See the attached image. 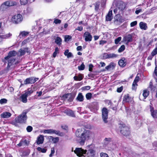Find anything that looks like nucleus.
<instances>
[{"instance_id":"5fc2aeb1","label":"nucleus","mask_w":157,"mask_h":157,"mask_svg":"<svg viewBox=\"0 0 157 157\" xmlns=\"http://www.w3.org/2000/svg\"><path fill=\"white\" fill-rule=\"evenodd\" d=\"M101 157H109L108 155L106 153L101 152L100 153Z\"/></svg>"},{"instance_id":"b1692460","label":"nucleus","mask_w":157,"mask_h":157,"mask_svg":"<svg viewBox=\"0 0 157 157\" xmlns=\"http://www.w3.org/2000/svg\"><path fill=\"white\" fill-rule=\"evenodd\" d=\"M69 51L68 49L66 50L64 53V55L65 56H67L68 58L71 57H73V56L72 53L71 52H69Z\"/></svg>"},{"instance_id":"4c0bfd02","label":"nucleus","mask_w":157,"mask_h":157,"mask_svg":"<svg viewBox=\"0 0 157 157\" xmlns=\"http://www.w3.org/2000/svg\"><path fill=\"white\" fill-rule=\"evenodd\" d=\"M130 100L128 94L125 95L123 99V101L125 102H129Z\"/></svg>"},{"instance_id":"774afa93","label":"nucleus","mask_w":157,"mask_h":157,"mask_svg":"<svg viewBox=\"0 0 157 157\" xmlns=\"http://www.w3.org/2000/svg\"><path fill=\"white\" fill-rule=\"evenodd\" d=\"M88 76L89 77H90L91 78H94L95 76V74L92 73H90L88 75Z\"/></svg>"},{"instance_id":"680f3d73","label":"nucleus","mask_w":157,"mask_h":157,"mask_svg":"<svg viewBox=\"0 0 157 157\" xmlns=\"http://www.w3.org/2000/svg\"><path fill=\"white\" fill-rule=\"evenodd\" d=\"M19 52H20V56H22L24 55L25 53V51L24 50L22 49H20L19 50Z\"/></svg>"},{"instance_id":"79ce46f5","label":"nucleus","mask_w":157,"mask_h":157,"mask_svg":"<svg viewBox=\"0 0 157 157\" xmlns=\"http://www.w3.org/2000/svg\"><path fill=\"white\" fill-rule=\"evenodd\" d=\"M125 49V47L124 45H122L118 50V52L119 53L123 52Z\"/></svg>"},{"instance_id":"2f4dec72","label":"nucleus","mask_w":157,"mask_h":157,"mask_svg":"<svg viewBox=\"0 0 157 157\" xmlns=\"http://www.w3.org/2000/svg\"><path fill=\"white\" fill-rule=\"evenodd\" d=\"M98 103L96 102L93 103L92 105V108H90V110L91 111H93V109L97 110L98 109Z\"/></svg>"},{"instance_id":"37998d69","label":"nucleus","mask_w":157,"mask_h":157,"mask_svg":"<svg viewBox=\"0 0 157 157\" xmlns=\"http://www.w3.org/2000/svg\"><path fill=\"white\" fill-rule=\"evenodd\" d=\"M100 4V2H96L94 3V5L95 6V10L97 11L98 10Z\"/></svg>"},{"instance_id":"393cba45","label":"nucleus","mask_w":157,"mask_h":157,"mask_svg":"<svg viewBox=\"0 0 157 157\" xmlns=\"http://www.w3.org/2000/svg\"><path fill=\"white\" fill-rule=\"evenodd\" d=\"M115 66L116 64L115 63L113 62H111L108 65L106 66L105 68L108 71L111 68H114L115 67Z\"/></svg>"},{"instance_id":"6ab92c4d","label":"nucleus","mask_w":157,"mask_h":157,"mask_svg":"<svg viewBox=\"0 0 157 157\" xmlns=\"http://www.w3.org/2000/svg\"><path fill=\"white\" fill-rule=\"evenodd\" d=\"M11 115V114L10 113L7 112H4L1 114L2 118H8L10 117Z\"/></svg>"},{"instance_id":"c9c22d12","label":"nucleus","mask_w":157,"mask_h":157,"mask_svg":"<svg viewBox=\"0 0 157 157\" xmlns=\"http://www.w3.org/2000/svg\"><path fill=\"white\" fill-rule=\"evenodd\" d=\"M33 92V90H32L31 88H28L27 91L24 94L27 96H28L30 95Z\"/></svg>"},{"instance_id":"de8ad7c7","label":"nucleus","mask_w":157,"mask_h":157,"mask_svg":"<svg viewBox=\"0 0 157 157\" xmlns=\"http://www.w3.org/2000/svg\"><path fill=\"white\" fill-rule=\"evenodd\" d=\"M154 78L156 79H157L156 77H157V66H155V70L154 71Z\"/></svg>"},{"instance_id":"ddd939ff","label":"nucleus","mask_w":157,"mask_h":157,"mask_svg":"<svg viewBox=\"0 0 157 157\" xmlns=\"http://www.w3.org/2000/svg\"><path fill=\"white\" fill-rule=\"evenodd\" d=\"M117 6L121 10H124L126 7L125 3L122 1H119L117 2Z\"/></svg>"},{"instance_id":"6e6552de","label":"nucleus","mask_w":157,"mask_h":157,"mask_svg":"<svg viewBox=\"0 0 157 157\" xmlns=\"http://www.w3.org/2000/svg\"><path fill=\"white\" fill-rule=\"evenodd\" d=\"M38 79V78L34 77L27 78L24 81V84L25 85L33 84L37 81Z\"/></svg>"},{"instance_id":"8fccbe9b","label":"nucleus","mask_w":157,"mask_h":157,"mask_svg":"<svg viewBox=\"0 0 157 157\" xmlns=\"http://www.w3.org/2000/svg\"><path fill=\"white\" fill-rule=\"evenodd\" d=\"M121 37H119L115 40V42L116 44H118L119 42L121 40Z\"/></svg>"},{"instance_id":"338daca9","label":"nucleus","mask_w":157,"mask_h":157,"mask_svg":"<svg viewBox=\"0 0 157 157\" xmlns=\"http://www.w3.org/2000/svg\"><path fill=\"white\" fill-rule=\"evenodd\" d=\"M123 89V86H121L120 87L118 88L117 89V91L118 93H120L122 91Z\"/></svg>"},{"instance_id":"f3484780","label":"nucleus","mask_w":157,"mask_h":157,"mask_svg":"<svg viewBox=\"0 0 157 157\" xmlns=\"http://www.w3.org/2000/svg\"><path fill=\"white\" fill-rule=\"evenodd\" d=\"M150 110L151 113V115L154 118H157V110H154L153 107H150Z\"/></svg>"},{"instance_id":"0e129e2a","label":"nucleus","mask_w":157,"mask_h":157,"mask_svg":"<svg viewBox=\"0 0 157 157\" xmlns=\"http://www.w3.org/2000/svg\"><path fill=\"white\" fill-rule=\"evenodd\" d=\"M78 77V81H81L82 79L83 78V76L82 75V74H79L78 75V76H77Z\"/></svg>"},{"instance_id":"c756f323","label":"nucleus","mask_w":157,"mask_h":157,"mask_svg":"<svg viewBox=\"0 0 157 157\" xmlns=\"http://www.w3.org/2000/svg\"><path fill=\"white\" fill-rule=\"evenodd\" d=\"M12 35V34L9 33L8 34H6L4 35H0V39H6L9 38Z\"/></svg>"},{"instance_id":"5701e85b","label":"nucleus","mask_w":157,"mask_h":157,"mask_svg":"<svg viewBox=\"0 0 157 157\" xmlns=\"http://www.w3.org/2000/svg\"><path fill=\"white\" fill-rule=\"evenodd\" d=\"M139 26L141 29L144 30H146L147 28V24L143 22H140Z\"/></svg>"},{"instance_id":"603ef678","label":"nucleus","mask_w":157,"mask_h":157,"mask_svg":"<svg viewBox=\"0 0 157 157\" xmlns=\"http://www.w3.org/2000/svg\"><path fill=\"white\" fill-rule=\"evenodd\" d=\"M55 149L54 147H52L51 148V154L49 155V156L50 157H52L53 155L55 153Z\"/></svg>"},{"instance_id":"a19ab883","label":"nucleus","mask_w":157,"mask_h":157,"mask_svg":"<svg viewBox=\"0 0 157 157\" xmlns=\"http://www.w3.org/2000/svg\"><path fill=\"white\" fill-rule=\"evenodd\" d=\"M21 141L23 143V146H27L29 143V142L26 139L21 140Z\"/></svg>"},{"instance_id":"ea45409f","label":"nucleus","mask_w":157,"mask_h":157,"mask_svg":"<svg viewBox=\"0 0 157 157\" xmlns=\"http://www.w3.org/2000/svg\"><path fill=\"white\" fill-rule=\"evenodd\" d=\"M109 59L114 58L118 56L117 54L114 53H109Z\"/></svg>"},{"instance_id":"f03ea898","label":"nucleus","mask_w":157,"mask_h":157,"mask_svg":"<svg viewBox=\"0 0 157 157\" xmlns=\"http://www.w3.org/2000/svg\"><path fill=\"white\" fill-rule=\"evenodd\" d=\"M28 111L27 110H23L20 115L16 118L15 120L16 122L20 123H25L28 118L26 114Z\"/></svg>"},{"instance_id":"bb28decb","label":"nucleus","mask_w":157,"mask_h":157,"mask_svg":"<svg viewBox=\"0 0 157 157\" xmlns=\"http://www.w3.org/2000/svg\"><path fill=\"white\" fill-rule=\"evenodd\" d=\"M124 60L125 59L124 58L119 60L118 62V64L120 66L124 67L126 65L124 61Z\"/></svg>"},{"instance_id":"3c124183","label":"nucleus","mask_w":157,"mask_h":157,"mask_svg":"<svg viewBox=\"0 0 157 157\" xmlns=\"http://www.w3.org/2000/svg\"><path fill=\"white\" fill-rule=\"evenodd\" d=\"M33 129L32 127L30 126H28L26 128V130L28 132H30Z\"/></svg>"},{"instance_id":"bf43d9fd","label":"nucleus","mask_w":157,"mask_h":157,"mask_svg":"<svg viewBox=\"0 0 157 157\" xmlns=\"http://www.w3.org/2000/svg\"><path fill=\"white\" fill-rule=\"evenodd\" d=\"M152 54L153 55H155L157 54V47L155 48L152 51Z\"/></svg>"},{"instance_id":"052dcab7","label":"nucleus","mask_w":157,"mask_h":157,"mask_svg":"<svg viewBox=\"0 0 157 157\" xmlns=\"http://www.w3.org/2000/svg\"><path fill=\"white\" fill-rule=\"evenodd\" d=\"M71 38V37L70 36L67 35L65 37V41H69Z\"/></svg>"},{"instance_id":"13d9d810","label":"nucleus","mask_w":157,"mask_h":157,"mask_svg":"<svg viewBox=\"0 0 157 157\" xmlns=\"http://www.w3.org/2000/svg\"><path fill=\"white\" fill-rule=\"evenodd\" d=\"M109 53H104L103 55V57L105 59H109Z\"/></svg>"},{"instance_id":"f257e3e1","label":"nucleus","mask_w":157,"mask_h":157,"mask_svg":"<svg viewBox=\"0 0 157 157\" xmlns=\"http://www.w3.org/2000/svg\"><path fill=\"white\" fill-rule=\"evenodd\" d=\"M75 133L78 138L77 141L81 145H84L86 139H89L91 134L89 131L85 130L83 131L82 128L78 129Z\"/></svg>"},{"instance_id":"c85d7f7f","label":"nucleus","mask_w":157,"mask_h":157,"mask_svg":"<svg viewBox=\"0 0 157 157\" xmlns=\"http://www.w3.org/2000/svg\"><path fill=\"white\" fill-rule=\"evenodd\" d=\"M37 151H39L40 152L45 153L46 152L47 150V149L46 147H45L44 148L38 147L37 148Z\"/></svg>"},{"instance_id":"49530a36","label":"nucleus","mask_w":157,"mask_h":157,"mask_svg":"<svg viewBox=\"0 0 157 157\" xmlns=\"http://www.w3.org/2000/svg\"><path fill=\"white\" fill-rule=\"evenodd\" d=\"M86 98L88 100L92 98V94L90 93H87L86 95Z\"/></svg>"},{"instance_id":"a211bd4d","label":"nucleus","mask_w":157,"mask_h":157,"mask_svg":"<svg viewBox=\"0 0 157 157\" xmlns=\"http://www.w3.org/2000/svg\"><path fill=\"white\" fill-rule=\"evenodd\" d=\"M65 113L67 115L72 117H75V115L73 111L71 109H67L65 110Z\"/></svg>"},{"instance_id":"dca6fc26","label":"nucleus","mask_w":157,"mask_h":157,"mask_svg":"<svg viewBox=\"0 0 157 157\" xmlns=\"http://www.w3.org/2000/svg\"><path fill=\"white\" fill-rule=\"evenodd\" d=\"M8 59V64L7 67L8 68L10 67L14 63L16 64V63H15V59L14 58H11Z\"/></svg>"},{"instance_id":"473e14b6","label":"nucleus","mask_w":157,"mask_h":157,"mask_svg":"<svg viewBox=\"0 0 157 157\" xmlns=\"http://www.w3.org/2000/svg\"><path fill=\"white\" fill-rule=\"evenodd\" d=\"M35 0H29L30 2H33ZM29 0H20V3L21 5H25L27 4Z\"/></svg>"},{"instance_id":"6e6d98bb","label":"nucleus","mask_w":157,"mask_h":157,"mask_svg":"<svg viewBox=\"0 0 157 157\" xmlns=\"http://www.w3.org/2000/svg\"><path fill=\"white\" fill-rule=\"evenodd\" d=\"M54 22L56 24H60L61 22V20L58 19H55L54 20Z\"/></svg>"},{"instance_id":"412c9836","label":"nucleus","mask_w":157,"mask_h":157,"mask_svg":"<svg viewBox=\"0 0 157 157\" xmlns=\"http://www.w3.org/2000/svg\"><path fill=\"white\" fill-rule=\"evenodd\" d=\"M112 11H110L106 15L105 17L106 21H111L113 17H112Z\"/></svg>"},{"instance_id":"423d86ee","label":"nucleus","mask_w":157,"mask_h":157,"mask_svg":"<svg viewBox=\"0 0 157 157\" xmlns=\"http://www.w3.org/2000/svg\"><path fill=\"white\" fill-rule=\"evenodd\" d=\"M102 118L104 122L106 123L108 122L107 119L108 118V110L106 108H103L102 110Z\"/></svg>"},{"instance_id":"72a5a7b5","label":"nucleus","mask_w":157,"mask_h":157,"mask_svg":"<svg viewBox=\"0 0 157 157\" xmlns=\"http://www.w3.org/2000/svg\"><path fill=\"white\" fill-rule=\"evenodd\" d=\"M28 97L25 94H24L21 96V101L24 103H26L27 101V98Z\"/></svg>"},{"instance_id":"cd10ccee","label":"nucleus","mask_w":157,"mask_h":157,"mask_svg":"<svg viewBox=\"0 0 157 157\" xmlns=\"http://www.w3.org/2000/svg\"><path fill=\"white\" fill-rule=\"evenodd\" d=\"M62 40L59 37H57L55 39V43L57 44L58 46H60L62 44Z\"/></svg>"},{"instance_id":"864d4df0","label":"nucleus","mask_w":157,"mask_h":157,"mask_svg":"<svg viewBox=\"0 0 157 157\" xmlns=\"http://www.w3.org/2000/svg\"><path fill=\"white\" fill-rule=\"evenodd\" d=\"M90 86H86L83 87L82 89V90H88L90 89Z\"/></svg>"},{"instance_id":"f704fd0d","label":"nucleus","mask_w":157,"mask_h":157,"mask_svg":"<svg viewBox=\"0 0 157 157\" xmlns=\"http://www.w3.org/2000/svg\"><path fill=\"white\" fill-rule=\"evenodd\" d=\"M149 87L150 88L151 90L154 91L156 89V87L153 85L152 82H150L149 83Z\"/></svg>"},{"instance_id":"9d476101","label":"nucleus","mask_w":157,"mask_h":157,"mask_svg":"<svg viewBox=\"0 0 157 157\" xmlns=\"http://www.w3.org/2000/svg\"><path fill=\"white\" fill-rule=\"evenodd\" d=\"M96 154L95 151L93 149L88 150L87 152L85 154L84 157H94Z\"/></svg>"},{"instance_id":"4d7b16f0","label":"nucleus","mask_w":157,"mask_h":157,"mask_svg":"<svg viewBox=\"0 0 157 157\" xmlns=\"http://www.w3.org/2000/svg\"><path fill=\"white\" fill-rule=\"evenodd\" d=\"M137 24V21H134L131 22L130 24V26L131 27H133L136 25Z\"/></svg>"},{"instance_id":"20e7f679","label":"nucleus","mask_w":157,"mask_h":157,"mask_svg":"<svg viewBox=\"0 0 157 157\" xmlns=\"http://www.w3.org/2000/svg\"><path fill=\"white\" fill-rule=\"evenodd\" d=\"M87 151L86 150H84L82 148L77 147L75 148L74 152L79 157H84V156L85 155H84L86 153Z\"/></svg>"},{"instance_id":"7c9ffc66","label":"nucleus","mask_w":157,"mask_h":157,"mask_svg":"<svg viewBox=\"0 0 157 157\" xmlns=\"http://www.w3.org/2000/svg\"><path fill=\"white\" fill-rule=\"evenodd\" d=\"M29 33V32H26L25 31L21 32L20 33L18 37L20 38H21V37H25L28 35Z\"/></svg>"},{"instance_id":"39448f33","label":"nucleus","mask_w":157,"mask_h":157,"mask_svg":"<svg viewBox=\"0 0 157 157\" xmlns=\"http://www.w3.org/2000/svg\"><path fill=\"white\" fill-rule=\"evenodd\" d=\"M75 95L76 94L75 93H68L64 94L62 96V98L64 100L68 98V101L69 102H71L73 101Z\"/></svg>"},{"instance_id":"09e8293b","label":"nucleus","mask_w":157,"mask_h":157,"mask_svg":"<svg viewBox=\"0 0 157 157\" xmlns=\"http://www.w3.org/2000/svg\"><path fill=\"white\" fill-rule=\"evenodd\" d=\"M78 68L79 70H83L85 68V65L84 64L82 63L80 66H78Z\"/></svg>"},{"instance_id":"1a4fd4ad","label":"nucleus","mask_w":157,"mask_h":157,"mask_svg":"<svg viewBox=\"0 0 157 157\" xmlns=\"http://www.w3.org/2000/svg\"><path fill=\"white\" fill-rule=\"evenodd\" d=\"M22 19V16L20 14L14 16L12 17V21L15 24H18L21 22Z\"/></svg>"},{"instance_id":"a18cd8bd","label":"nucleus","mask_w":157,"mask_h":157,"mask_svg":"<svg viewBox=\"0 0 157 157\" xmlns=\"http://www.w3.org/2000/svg\"><path fill=\"white\" fill-rule=\"evenodd\" d=\"M7 100L5 98L1 99L0 100V103L1 104H3L7 103Z\"/></svg>"},{"instance_id":"c03bdc74","label":"nucleus","mask_w":157,"mask_h":157,"mask_svg":"<svg viewBox=\"0 0 157 157\" xmlns=\"http://www.w3.org/2000/svg\"><path fill=\"white\" fill-rule=\"evenodd\" d=\"M114 19L117 21H120L121 19V16L119 14H117L114 17Z\"/></svg>"},{"instance_id":"7ed1b4c3","label":"nucleus","mask_w":157,"mask_h":157,"mask_svg":"<svg viewBox=\"0 0 157 157\" xmlns=\"http://www.w3.org/2000/svg\"><path fill=\"white\" fill-rule=\"evenodd\" d=\"M121 133L125 136H129L130 134L129 128L124 124H121L119 126Z\"/></svg>"},{"instance_id":"0eeeda50","label":"nucleus","mask_w":157,"mask_h":157,"mask_svg":"<svg viewBox=\"0 0 157 157\" xmlns=\"http://www.w3.org/2000/svg\"><path fill=\"white\" fill-rule=\"evenodd\" d=\"M44 133L48 134L54 133L60 136H63L64 135L63 133L60 132L59 131L55 130L52 129L45 130L44 131Z\"/></svg>"},{"instance_id":"4be33fe9","label":"nucleus","mask_w":157,"mask_h":157,"mask_svg":"<svg viewBox=\"0 0 157 157\" xmlns=\"http://www.w3.org/2000/svg\"><path fill=\"white\" fill-rule=\"evenodd\" d=\"M140 79V78L139 76H136V77L132 84V89L134 90L136 89L135 85H137V83L139 81Z\"/></svg>"},{"instance_id":"69168bd1","label":"nucleus","mask_w":157,"mask_h":157,"mask_svg":"<svg viewBox=\"0 0 157 157\" xmlns=\"http://www.w3.org/2000/svg\"><path fill=\"white\" fill-rule=\"evenodd\" d=\"M138 8L136 9V10L135 11V13L136 14H138L140 12L142 11V9H138Z\"/></svg>"},{"instance_id":"9b49d317","label":"nucleus","mask_w":157,"mask_h":157,"mask_svg":"<svg viewBox=\"0 0 157 157\" xmlns=\"http://www.w3.org/2000/svg\"><path fill=\"white\" fill-rule=\"evenodd\" d=\"M83 36L85 38V40L86 41H90L92 38V35L88 32H86L84 33Z\"/></svg>"},{"instance_id":"e433bc0d","label":"nucleus","mask_w":157,"mask_h":157,"mask_svg":"<svg viewBox=\"0 0 157 157\" xmlns=\"http://www.w3.org/2000/svg\"><path fill=\"white\" fill-rule=\"evenodd\" d=\"M8 7L3 3L2 4L0 7V10L2 11H3L6 10Z\"/></svg>"},{"instance_id":"e2e57ef3","label":"nucleus","mask_w":157,"mask_h":157,"mask_svg":"<svg viewBox=\"0 0 157 157\" xmlns=\"http://www.w3.org/2000/svg\"><path fill=\"white\" fill-rule=\"evenodd\" d=\"M59 140V139L58 137H56L54 138L52 140V141H53V143H56L58 142Z\"/></svg>"},{"instance_id":"4468645a","label":"nucleus","mask_w":157,"mask_h":157,"mask_svg":"<svg viewBox=\"0 0 157 157\" xmlns=\"http://www.w3.org/2000/svg\"><path fill=\"white\" fill-rule=\"evenodd\" d=\"M17 55V52L14 51H10L8 54L7 56L5 57V59H8L11 58L13 56H15Z\"/></svg>"},{"instance_id":"a878e982","label":"nucleus","mask_w":157,"mask_h":157,"mask_svg":"<svg viewBox=\"0 0 157 157\" xmlns=\"http://www.w3.org/2000/svg\"><path fill=\"white\" fill-rule=\"evenodd\" d=\"M76 100L82 102L83 101L84 97L82 95V93H79L77 97L76 98Z\"/></svg>"},{"instance_id":"58836bf2","label":"nucleus","mask_w":157,"mask_h":157,"mask_svg":"<svg viewBox=\"0 0 157 157\" xmlns=\"http://www.w3.org/2000/svg\"><path fill=\"white\" fill-rule=\"evenodd\" d=\"M149 91L147 90H144L143 91V95L145 98H146L149 95Z\"/></svg>"},{"instance_id":"f8f14e48","label":"nucleus","mask_w":157,"mask_h":157,"mask_svg":"<svg viewBox=\"0 0 157 157\" xmlns=\"http://www.w3.org/2000/svg\"><path fill=\"white\" fill-rule=\"evenodd\" d=\"M123 40L126 42V44H128L129 42L132 41V35L129 34L124 36L123 37Z\"/></svg>"},{"instance_id":"2eb2a0df","label":"nucleus","mask_w":157,"mask_h":157,"mask_svg":"<svg viewBox=\"0 0 157 157\" xmlns=\"http://www.w3.org/2000/svg\"><path fill=\"white\" fill-rule=\"evenodd\" d=\"M8 8L9 7L13 6L16 5L17 3L14 1H7L3 3Z\"/></svg>"},{"instance_id":"aec40b11","label":"nucleus","mask_w":157,"mask_h":157,"mask_svg":"<svg viewBox=\"0 0 157 157\" xmlns=\"http://www.w3.org/2000/svg\"><path fill=\"white\" fill-rule=\"evenodd\" d=\"M44 140V136L42 135H40L37 138V140L36 141L37 144L39 145L43 144V143Z\"/></svg>"}]
</instances>
